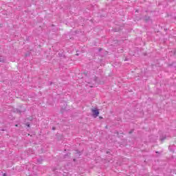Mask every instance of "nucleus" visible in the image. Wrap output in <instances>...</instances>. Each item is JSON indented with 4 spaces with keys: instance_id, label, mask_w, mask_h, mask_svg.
<instances>
[{
    "instance_id": "f257e3e1",
    "label": "nucleus",
    "mask_w": 176,
    "mask_h": 176,
    "mask_svg": "<svg viewBox=\"0 0 176 176\" xmlns=\"http://www.w3.org/2000/svg\"><path fill=\"white\" fill-rule=\"evenodd\" d=\"M93 116L94 118H97L98 115H100V111L98 109H92Z\"/></svg>"
},
{
    "instance_id": "a211bd4d",
    "label": "nucleus",
    "mask_w": 176,
    "mask_h": 176,
    "mask_svg": "<svg viewBox=\"0 0 176 176\" xmlns=\"http://www.w3.org/2000/svg\"><path fill=\"white\" fill-rule=\"evenodd\" d=\"M38 162H42V160H38Z\"/></svg>"
},
{
    "instance_id": "9b49d317",
    "label": "nucleus",
    "mask_w": 176,
    "mask_h": 176,
    "mask_svg": "<svg viewBox=\"0 0 176 176\" xmlns=\"http://www.w3.org/2000/svg\"><path fill=\"white\" fill-rule=\"evenodd\" d=\"M124 61H129V58H125Z\"/></svg>"
},
{
    "instance_id": "aec40b11",
    "label": "nucleus",
    "mask_w": 176,
    "mask_h": 176,
    "mask_svg": "<svg viewBox=\"0 0 176 176\" xmlns=\"http://www.w3.org/2000/svg\"><path fill=\"white\" fill-rule=\"evenodd\" d=\"M107 153H109V151H107Z\"/></svg>"
},
{
    "instance_id": "f03ea898",
    "label": "nucleus",
    "mask_w": 176,
    "mask_h": 176,
    "mask_svg": "<svg viewBox=\"0 0 176 176\" xmlns=\"http://www.w3.org/2000/svg\"><path fill=\"white\" fill-rule=\"evenodd\" d=\"M16 112L17 113H20V115H21V113H23L24 112H25V109H16Z\"/></svg>"
},
{
    "instance_id": "6ab92c4d",
    "label": "nucleus",
    "mask_w": 176,
    "mask_h": 176,
    "mask_svg": "<svg viewBox=\"0 0 176 176\" xmlns=\"http://www.w3.org/2000/svg\"><path fill=\"white\" fill-rule=\"evenodd\" d=\"M15 126H16V127H17L19 125H18V124H16Z\"/></svg>"
},
{
    "instance_id": "f3484780",
    "label": "nucleus",
    "mask_w": 176,
    "mask_h": 176,
    "mask_svg": "<svg viewBox=\"0 0 176 176\" xmlns=\"http://www.w3.org/2000/svg\"><path fill=\"white\" fill-rule=\"evenodd\" d=\"M155 153H159V151H156Z\"/></svg>"
},
{
    "instance_id": "ddd939ff",
    "label": "nucleus",
    "mask_w": 176,
    "mask_h": 176,
    "mask_svg": "<svg viewBox=\"0 0 176 176\" xmlns=\"http://www.w3.org/2000/svg\"><path fill=\"white\" fill-rule=\"evenodd\" d=\"M52 85H53V82H51L50 83V86H52Z\"/></svg>"
},
{
    "instance_id": "39448f33",
    "label": "nucleus",
    "mask_w": 176,
    "mask_h": 176,
    "mask_svg": "<svg viewBox=\"0 0 176 176\" xmlns=\"http://www.w3.org/2000/svg\"><path fill=\"white\" fill-rule=\"evenodd\" d=\"M59 57H65V55H64L63 53H59Z\"/></svg>"
},
{
    "instance_id": "6e6552de",
    "label": "nucleus",
    "mask_w": 176,
    "mask_h": 176,
    "mask_svg": "<svg viewBox=\"0 0 176 176\" xmlns=\"http://www.w3.org/2000/svg\"><path fill=\"white\" fill-rule=\"evenodd\" d=\"M26 126H28V127H30V124L28 122V123H26Z\"/></svg>"
},
{
    "instance_id": "9d476101",
    "label": "nucleus",
    "mask_w": 176,
    "mask_h": 176,
    "mask_svg": "<svg viewBox=\"0 0 176 176\" xmlns=\"http://www.w3.org/2000/svg\"><path fill=\"white\" fill-rule=\"evenodd\" d=\"M164 140H166V138H161V141H164Z\"/></svg>"
},
{
    "instance_id": "7ed1b4c3",
    "label": "nucleus",
    "mask_w": 176,
    "mask_h": 176,
    "mask_svg": "<svg viewBox=\"0 0 176 176\" xmlns=\"http://www.w3.org/2000/svg\"><path fill=\"white\" fill-rule=\"evenodd\" d=\"M0 63L2 64L6 63V59L3 56H0Z\"/></svg>"
},
{
    "instance_id": "dca6fc26",
    "label": "nucleus",
    "mask_w": 176,
    "mask_h": 176,
    "mask_svg": "<svg viewBox=\"0 0 176 176\" xmlns=\"http://www.w3.org/2000/svg\"><path fill=\"white\" fill-rule=\"evenodd\" d=\"M114 31H115V32H118V30H115V29H114Z\"/></svg>"
},
{
    "instance_id": "2eb2a0df",
    "label": "nucleus",
    "mask_w": 176,
    "mask_h": 176,
    "mask_svg": "<svg viewBox=\"0 0 176 176\" xmlns=\"http://www.w3.org/2000/svg\"><path fill=\"white\" fill-rule=\"evenodd\" d=\"M3 176H7L6 173H4V174H3Z\"/></svg>"
},
{
    "instance_id": "0eeeda50",
    "label": "nucleus",
    "mask_w": 176,
    "mask_h": 176,
    "mask_svg": "<svg viewBox=\"0 0 176 176\" xmlns=\"http://www.w3.org/2000/svg\"><path fill=\"white\" fill-rule=\"evenodd\" d=\"M134 133V129H131L129 132V134H133Z\"/></svg>"
},
{
    "instance_id": "20e7f679",
    "label": "nucleus",
    "mask_w": 176,
    "mask_h": 176,
    "mask_svg": "<svg viewBox=\"0 0 176 176\" xmlns=\"http://www.w3.org/2000/svg\"><path fill=\"white\" fill-rule=\"evenodd\" d=\"M76 154L78 155V156H80V155H82V151H79L78 150H76Z\"/></svg>"
},
{
    "instance_id": "423d86ee",
    "label": "nucleus",
    "mask_w": 176,
    "mask_h": 176,
    "mask_svg": "<svg viewBox=\"0 0 176 176\" xmlns=\"http://www.w3.org/2000/svg\"><path fill=\"white\" fill-rule=\"evenodd\" d=\"M98 77H97V76H94V82H98Z\"/></svg>"
},
{
    "instance_id": "4468645a",
    "label": "nucleus",
    "mask_w": 176,
    "mask_h": 176,
    "mask_svg": "<svg viewBox=\"0 0 176 176\" xmlns=\"http://www.w3.org/2000/svg\"><path fill=\"white\" fill-rule=\"evenodd\" d=\"M52 130H56V127L53 126Z\"/></svg>"
},
{
    "instance_id": "1a4fd4ad",
    "label": "nucleus",
    "mask_w": 176,
    "mask_h": 176,
    "mask_svg": "<svg viewBox=\"0 0 176 176\" xmlns=\"http://www.w3.org/2000/svg\"><path fill=\"white\" fill-rule=\"evenodd\" d=\"M145 20H146V21H148V20H149V17H146V16Z\"/></svg>"
},
{
    "instance_id": "f8f14e48",
    "label": "nucleus",
    "mask_w": 176,
    "mask_h": 176,
    "mask_svg": "<svg viewBox=\"0 0 176 176\" xmlns=\"http://www.w3.org/2000/svg\"><path fill=\"white\" fill-rule=\"evenodd\" d=\"M102 50V48H99V52H101Z\"/></svg>"
}]
</instances>
